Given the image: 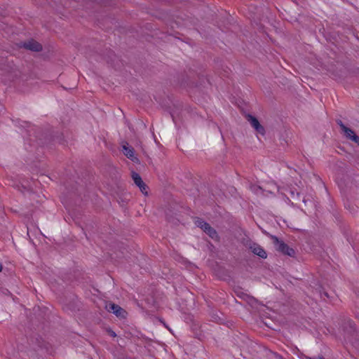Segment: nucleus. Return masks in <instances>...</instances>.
I'll return each mask as SVG.
<instances>
[{
    "label": "nucleus",
    "mask_w": 359,
    "mask_h": 359,
    "mask_svg": "<svg viewBox=\"0 0 359 359\" xmlns=\"http://www.w3.org/2000/svg\"><path fill=\"white\" fill-rule=\"evenodd\" d=\"M123 154L132 161L137 160L136 157H135V151L133 147L128 146V144L123 145Z\"/></svg>",
    "instance_id": "9"
},
{
    "label": "nucleus",
    "mask_w": 359,
    "mask_h": 359,
    "mask_svg": "<svg viewBox=\"0 0 359 359\" xmlns=\"http://www.w3.org/2000/svg\"><path fill=\"white\" fill-rule=\"evenodd\" d=\"M352 324L353 323L351 322H350V325H351V327H352Z\"/></svg>",
    "instance_id": "15"
},
{
    "label": "nucleus",
    "mask_w": 359,
    "mask_h": 359,
    "mask_svg": "<svg viewBox=\"0 0 359 359\" xmlns=\"http://www.w3.org/2000/svg\"><path fill=\"white\" fill-rule=\"evenodd\" d=\"M2 271V264L0 263V272Z\"/></svg>",
    "instance_id": "14"
},
{
    "label": "nucleus",
    "mask_w": 359,
    "mask_h": 359,
    "mask_svg": "<svg viewBox=\"0 0 359 359\" xmlns=\"http://www.w3.org/2000/svg\"><path fill=\"white\" fill-rule=\"evenodd\" d=\"M109 332H110V334H111L112 337H116V333H115L114 332H113V331H110Z\"/></svg>",
    "instance_id": "10"
},
{
    "label": "nucleus",
    "mask_w": 359,
    "mask_h": 359,
    "mask_svg": "<svg viewBox=\"0 0 359 359\" xmlns=\"http://www.w3.org/2000/svg\"><path fill=\"white\" fill-rule=\"evenodd\" d=\"M273 243L279 252H282L284 255H287L290 257H293L294 255V250L290 248L286 243L283 241H280L277 237H273Z\"/></svg>",
    "instance_id": "1"
},
{
    "label": "nucleus",
    "mask_w": 359,
    "mask_h": 359,
    "mask_svg": "<svg viewBox=\"0 0 359 359\" xmlns=\"http://www.w3.org/2000/svg\"><path fill=\"white\" fill-rule=\"evenodd\" d=\"M248 121L250 122L251 126L256 130V131H257L259 133L264 134V129L260 125L259 122L255 117H254L251 115H248Z\"/></svg>",
    "instance_id": "6"
},
{
    "label": "nucleus",
    "mask_w": 359,
    "mask_h": 359,
    "mask_svg": "<svg viewBox=\"0 0 359 359\" xmlns=\"http://www.w3.org/2000/svg\"><path fill=\"white\" fill-rule=\"evenodd\" d=\"M132 178H133L135 184L140 188L141 191L143 194H147V191H145V190H146V185L143 182L140 175L138 173H137V172H132Z\"/></svg>",
    "instance_id": "5"
},
{
    "label": "nucleus",
    "mask_w": 359,
    "mask_h": 359,
    "mask_svg": "<svg viewBox=\"0 0 359 359\" xmlns=\"http://www.w3.org/2000/svg\"><path fill=\"white\" fill-rule=\"evenodd\" d=\"M310 359H325V358H323V357H318V358H310Z\"/></svg>",
    "instance_id": "11"
},
{
    "label": "nucleus",
    "mask_w": 359,
    "mask_h": 359,
    "mask_svg": "<svg viewBox=\"0 0 359 359\" xmlns=\"http://www.w3.org/2000/svg\"><path fill=\"white\" fill-rule=\"evenodd\" d=\"M252 252L262 258H266L267 255L265 250L259 245L253 243L250 246Z\"/></svg>",
    "instance_id": "8"
},
{
    "label": "nucleus",
    "mask_w": 359,
    "mask_h": 359,
    "mask_svg": "<svg viewBox=\"0 0 359 359\" xmlns=\"http://www.w3.org/2000/svg\"><path fill=\"white\" fill-rule=\"evenodd\" d=\"M355 315L359 318V312H358L357 311H355Z\"/></svg>",
    "instance_id": "13"
},
{
    "label": "nucleus",
    "mask_w": 359,
    "mask_h": 359,
    "mask_svg": "<svg viewBox=\"0 0 359 359\" xmlns=\"http://www.w3.org/2000/svg\"><path fill=\"white\" fill-rule=\"evenodd\" d=\"M276 358H277L278 359H283V358H282L280 355H277V357H276Z\"/></svg>",
    "instance_id": "12"
},
{
    "label": "nucleus",
    "mask_w": 359,
    "mask_h": 359,
    "mask_svg": "<svg viewBox=\"0 0 359 359\" xmlns=\"http://www.w3.org/2000/svg\"><path fill=\"white\" fill-rule=\"evenodd\" d=\"M106 309L109 311H111L117 317H120V318L125 317L126 311L117 304L110 303L106 306Z\"/></svg>",
    "instance_id": "4"
},
{
    "label": "nucleus",
    "mask_w": 359,
    "mask_h": 359,
    "mask_svg": "<svg viewBox=\"0 0 359 359\" xmlns=\"http://www.w3.org/2000/svg\"><path fill=\"white\" fill-rule=\"evenodd\" d=\"M195 224L196 226L203 230V231L205 232L212 239L217 238L218 236L216 231L214 229H212L210 226V224L205 222L204 220L201 219H197L195 221Z\"/></svg>",
    "instance_id": "2"
},
{
    "label": "nucleus",
    "mask_w": 359,
    "mask_h": 359,
    "mask_svg": "<svg viewBox=\"0 0 359 359\" xmlns=\"http://www.w3.org/2000/svg\"><path fill=\"white\" fill-rule=\"evenodd\" d=\"M23 46L28 50L32 51H40L42 49L41 45L36 41L31 40L23 44Z\"/></svg>",
    "instance_id": "7"
},
{
    "label": "nucleus",
    "mask_w": 359,
    "mask_h": 359,
    "mask_svg": "<svg viewBox=\"0 0 359 359\" xmlns=\"http://www.w3.org/2000/svg\"><path fill=\"white\" fill-rule=\"evenodd\" d=\"M342 132L345 137L359 145V137L355 133V132L351 128L346 127L341 121H338Z\"/></svg>",
    "instance_id": "3"
}]
</instances>
